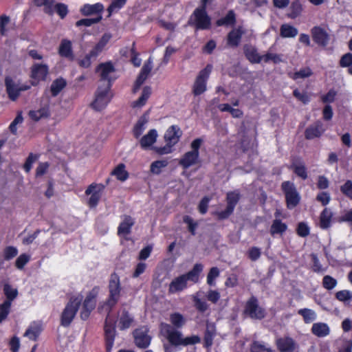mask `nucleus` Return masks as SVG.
Wrapping results in <instances>:
<instances>
[{
	"label": "nucleus",
	"instance_id": "obj_1",
	"mask_svg": "<svg viewBox=\"0 0 352 352\" xmlns=\"http://www.w3.org/2000/svg\"><path fill=\"white\" fill-rule=\"evenodd\" d=\"M107 288L108 296L99 306L98 309L107 314L104 322V340L106 352H111L117 332L116 322L110 319V314L119 302L122 289L120 276L117 273L113 272L110 275Z\"/></svg>",
	"mask_w": 352,
	"mask_h": 352
},
{
	"label": "nucleus",
	"instance_id": "obj_2",
	"mask_svg": "<svg viewBox=\"0 0 352 352\" xmlns=\"http://www.w3.org/2000/svg\"><path fill=\"white\" fill-rule=\"evenodd\" d=\"M169 320L170 324L165 322L160 324V331L171 346L175 347L179 346H186L194 345L201 342V338L199 336L192 335L184 337L182 331L178 330L182 329L186 323V319L182 314L179 312L170 314Z\"/></svg>",
	"mask_w": 352,
	"mask_h": 352
},
{
	"label": "nucleus",
	"instance_id": "obj_3",
	"mask_svg": "<svg viewBox=\"0 0 352 352\" xmlns=\"http://www.w3.org/2000/svg\"><path fill=\"white\" fill-rule=\"evenodd\" d=\"M81 296H72L66 304L60 317V324L64 327H69L73 322L80 305Z\"/></svg>",
	"mask_w": 352,
	"mask_h": 352
},
{
	"label": "nucleus",
	"instance_id": "obj_4",
	"mask_svg": "<svg viewBox=\"0 0 352 352\" xmlns=\"http://www.w3.org/2000/svg\"><path fill=\"white\" fill-rule=\"evenodd\" d=\"M100 288L99 286H94L87 294L82 304L80 317L82 320H87L96 308L97 298Z\"/></svg>",
	"mask_w": 352,
	"mask_h": 352
},
{
	"label": "nucleus",
	"instance_id": "obj_5",
	"mask_svg": "<svg viewBox=\"0 0 352 352\" xmlns=\"http://www.w3.org/2000/svg\"><path fill=\"white\" fill-rule=\"evenodd\" d=\"M243 314L252 320H261L265 318L267 313L265 309L259 305L258 298L252 296L245 302Z\"/></svg>",
	"mask_w": 352,
	"mask_h": 352
},
{
	"label": "nucleus",
	"instance_id": "obj_6",
	"mask_svg": "<svg viewBox=\"0 0 352 352\" xmlns=\"http://www.w3.org/2000/svg\"><path fill=\"white\" fill-rule=\"evenodd\" d=\"M110 83L104 84L98 88L95 100L91 103V106L95 110L100 111L103 109L109 102L112 97L110 93Z\"/></svg>",
	"mask_w": 352,
	"mask_h": 352
},
{
	"label": "nucleus",
	"instance_id": "obj_7",
	"mask_svg": "<svg viewBox=\"0 0 352 352\" xmlns=\"http://www.w3.org/2000/svg\"><path fill=\"white\" fill-rule=\"evenodd\" d=\"M182 135V131L177 126H171L166 132L164 139L166 145L157 148V152L160 154H167L171 152V147L177 144Z\"/></svg>",
	"mask_w": 352,
	"mask_h": 352
},
{
	"label": "nucleus",
	"instance_id": "obj_8",
	"mask_svg": "<svg viewBox=\"0 0 352 352\" xmlns=\"http://www.w3.org/2000/svg\"><path fill=\"white\" fill-rule=\"evenodd\" d=\"M281 189L285 195L287 207L295 208L300 202V196L294 183L289 181L284 182L281 184Z\"/></svg>",
	"mask_w": 352,
	"mask_h": 352
},
{
	"label": "nucleus",
	"instance_id": "obj_9",
	"mask_svg": "<svg viewBox=\"0 0 352 352\" xmlns=\"http://www.w3.org/2000/svg\"><path fill=\"white\" fill-rule=\"evenodd\" d=\"M135 345L142 349H147L152 340L149 335V329L146 326H142L135 329L132 332Z\"/></svg>",
	"mask_w": 352,
	"mask_h": 352
},
{
	"label": "nucleus",
	"instance_id": "obj_10",
	"mask_svg": "<svg viewBox=\"0 0 352 352\" xmlns=\"http://www.w3.org/2000/svg\"><path fill=\"white\" fill-rule=\"evenodd\" d=\"M212 71V66L208 65L204 69L201 70L196 78L192 87V93L195 96H199L206 90V81Z\"/></svg>",
	"mask_w": 352,
	"mask_h": 352
},
{
	"label": "nucleus",
	"instance_id": "obj_11",
	"mask_svg": "<svg viewBox=\"0 0 352 352\" xmlns=\"http://www.w3.org/2000/svg\"><path fill=\"white\" fill-rule=\"evenodd\" d=\"M3 291L6 299L1 303V318L10 314L12 303L19 294L17 289L13 288L9 283L3 285Z\"/></svg>",
	"mask_w": 352,
	"mask_h": 352
},
{
	"label": "nucleus",
	"instance_id": "obj_12",
	"mask_svg": "<svg viewBox=\"0 0 352 352\" xmlns=\"http://www.w3.org/2000/svg\"><path fill=\"white\" fill-rule=\"evenodd\" d=\"M96 72L99 74L101 82L110 83L116 79L115 75L116 69L111 62H107L99 64L96 68Z\"/></svg>",
	"mask_w": 352,
	"mask_h": 352
},
{
	"label": "nucleus",
	"instance_id": "obj_13",
	"mask_svg": "<svg viewBox=\"0 0 352 352\" xmlns=\"http://www.w3.org/2000/svg\"><path fill=\"white\" fill-rule=\"evenodd\" d=\"M5 85L8 97L12 101L19 98L21 91L30 89V85H21L8 76L5 78Z\"/></svg>",
	"mask_w": 352,
	"mask_h": 352
},
{
	"label": "nucleus",
	"instance_id": "obj_14",
	"mask_svg": "<svg viewBox=\"0 0 352 352\" xmlns=\"http://www.w3.org/2000/svg\"><path fill=\"white\" fill-rule=\"evenodd\" d=\"M104 185L102 184H91L88 186V188L85 190V194L87 195H90L89 198L87 200V204L90 208L96 207L104 192Z\"/></svg>",
	"mask_w": 352,
	"mask_h": 352
},
{
	"label": "nucleus",
	"instance_id": "obj_15",
	"mask_svg": "<svg viewBox=\"0 0 352 352\" xmlns=\"http://www.w3.org/2000/svg\"><path fill=\"white\" fill-rule=\"evenodd\" d=\"M193 24L197 29L206 30L209 29L211 25L210 18L206 13V8L199 7L193 12Z\"/></svg>",
	"mask_w": 352,
	"mask_h": 352
},
{
	"label": "nucleus",
	"instance_id": "obj_16",
	"mask_svg": "<svg viewBox=\"0 0 352 352\" xmlns=\"http://www.w3.org/2000/svg\"><path fill=\"white\" fill-rule=\"evenodd\" d=\"M240 198L241 194L239 190L228 192L226 195L227 207L224 211L220 212V217L223 219L228 218L232 213Z\"/></svg>",
	"mask_w": 352,
	"mask_h": 352
},
{
	"label": "nucleus",
	"instance_id": "obj_17",
	"mask_svg": "<svg viewBox=\"0 0 352 352\" xmlns=\"http://www.w3.org/2000/svg\"><path fill=\"white\" fill-rule=\"evenodd\" d=\"M245 33L246 30L241 25L234 28L227 35V46L232 48L237 47L241 43L243 35Z\"/></svg>",
	"mask_w": 352,
	"mask_h": 352
},
{
	"label": "nucleus",
	"instance_id": "obj_18",
	"mask_svg": "<svg viewBox=\"0 0 352 352\" xmlns=\"http://www.w3.org/2000/svg\"><path fill=\"white\" fill-rule=\"evenodd\" d=\"M48 74V67L45 64H34L31 67L30 77L34 80L31 85L35 86L41 80H44Z\"/></svg>",
	"mask_w": 352,
	"mask_h": 352
},
{
	"label": "nucleus",
	"instance_id": "obj_19",
	"mask_svg": "<svg viewBox=\"0 0 352 352\" xmlns=\"http://www.w3.org/2000/svg\"><path fill=\"white\" fill-rule=\"evenodd\" d=\"M311 36L318 45L326 46L329 41V35L327 31L320 27L315 26L311 30Z\"/></svg>",
	"mask_w": 352,
	"mask_h": 352
},
{
	"label": "nucleus",
	"instance_id": "obj_20",
	"mask_svg": "<svg viewBox=\"0 0 352 352\" xmlns=\"http://www.w3.org/2000/svg\"><path fill=\"white\" fill-rule=\"evenodd\" d=\"M324 131L325 129L323 127L322 122L318 120L306 129L305 131V137L307 140L320 138Z\"/></svg>",
	"mask_w": 352,
	"mask_h": 352
},
{
	"label": "nucleus",
	"instance_id": "obj_21",
	"mask_svg": "<svg viewBox=\"0 0 352 352\" xmlns=\"http://www.w3.org/2000/svg\"><path fill=\"white\" fill-rule=\"evenodd\" d=\"M188 283L183 275L175 277L168 285V294H173L182 292L187 288Z\"/></svg>",
	"mask_w": 352,
	"mask_h": 352
},
{
	"label": "nucleus",
	"instance_id": "obj_22",
	"mask_svg": "<svg viewBox=\"0 0 352 352\" xmlns=\"http://www.w3.org/2000/svg\"><path fill=\"white\" fill-rule=\"evenodd\" d=\"M276 344L280 352H294L295 350V342L290 337L278 338Z\"/></svg>",
	"mask_w": 352,
	"mask_h": 352
},
{
	"label": "nucleus",
	"instance_id": "obj_23",
	"mask_svg": "<svg viewBox=\"0 0 352 352\" xmlns=\"http://www.w3.org/2000/svg\"><path fill=\"white\" fill-rule=\"evenodd\" d=\"M133 322V316L126 309H122L121 315L120 316L118 319L119 329L121 331L126 330L129 329Z\"/></svg>",
	"mask_w": 352,
	"mask_h": 352
},
{
	"label": "nucleus",
	"instance_id": "obj_24",
	"mask_svg": "<svg viewBox=\"0 0 352 352\" xmlns=\"http://www.w3.org/2000/svg\"><path fill=\"white\" fill-rule=\"evenodd\" d=\"M243 50L245 57L251 63H259L262 61L263 57L259 55L254 46L245 45L243 46Z\"/></svg>",
	"mask_w": 352,
	"mask_h": 352
},
{
	"label": "nucleus",
	"instance_id": "obj_25",
	"mask_svg": "<svg viewBox=\"0 0 352 352\" xmlns=\"http://www.w3.org/2000/svg\"><path fill=\"white\" fill-rule=\"evenodd\" d=\"M199 157V155H198L197 153H195L192 151H188L180 159L179 164L181 165L185 169L188 168L190 166L197 164Z\"/></svg>",
	"mask_w": 352,
	"mask_h": 352
},
{
	"label": "nucleus",
	"instance_id": "obj_26",
	"mask_svg": "<svg viewBox=\"0 0 352 352\" xmlns=\"http://www.w3.org/2000/svg\"><path fill=\"white\" fill-rule=\"evenodd\" d=\"M203 268L202 264L196 263L191 270L182 275L187 283L190 280L194 283H197L199 281V275L203 271Z\"/></svg>",
	"mask_w": 352,
	"mask_h": 352
},
{
	"label": "nucleus",
	"instance_id": "obj_27",
	"mask_svg": "<svg viewBox=\"0 0 352 352\" xmlns=\"http://www.w3.org/2000/svg\"><path fill=\"white\" fill-rule=\"evenodd\" d=\"M58 53L61 56L65 57L72 60H74V56L72 52L71 41L67 39L62 40L58 48Z\"/></svg>",
	"mask_w": 352,
	"mask_h": 352
},
{
	"label": "nucleus",
	"instance_id": "obj_28",
	"mask_svg": "<svg viewBox=\"0 0 352 352\" xmlns=\"http://www.w3.org/2000/svg\"><path fill=\"white\" fill-rule=\"evenodd\" d=\"M311 331L314 336L318 338H323L329 334L330 329L327 324L316 322L313 324Z\"/></svg>",
	"mask_w": 352,
	"mask_h": 352
},
{
	"label": "nucleus",
	"instance_id": "obj_29",
	"mask_svg": "<svg viewBox=\"0 0 352 352\" xmlns=\"http://www.w3.org/2000/svg\"><path fill=\"white\" fill-rule=\"evenodd\" d=\"M157 137V131L155 129L150 130L140 141L142 148H146L151 146L156 141Z\"/></svg>",
	"mask_w": 352,
	"mask_h": 352
},
{
	"label": "nucleus",
	"instance_id": "obj_30",
	"mask_svg": "<svg viewBox=\"0 0 352 352\" xmlns=\"http://www.w3.org/2000/svg\"><path fill=\"white\" fill-rule=\"evenodd\" d=\"M151 94V89L150 87H144L143 90H142V96L135 101H133L132 103H131V107L133 108H141L142 107H143L147 100L148 99V98L150 97Z\"/></svg>",
	"mask_w": 352,
	"mask_h": 352
},
{
	"label": "nucleus",
	"instance_id": "obj_31",
	"mask_svg": "<svg viewBox=\"0 0 352 352\" xmlns=\"http://www.w3.org/2000/svg\"><path fill=\"white\" fill-rule=\"evenodd\" d=\"M103 9V6L99 3L94 5L85 4L80 8V12L83 15L88 16L100 13Z\"/></svg>",
	"mask_w": 352,
	"mask_h": 352
},
{
	"label": "nucleus",
	"instance_id": "obj_32",
	"mask_svg": "<svg viewBox=\"0 0 352 352\" xmlns=\"http://www.w3.org/2000/svg\"><path fill=\"white\" fill-rule=\"evenodd\" d=\"M111 38V34L109 33H105L102 35L100 40L96 45V46L91 50L92 55H98L103 50L105 45Z\"/></svg>",
	"mask_w": 352,
	"mask_h": 352
},
{
	"label": "nucleus",
	"instance_id": "obj_33",
	"mask_svg": "<svg viewBox=\"0 0 352 352\" xmlns=\"http://www.w3.org/2000/svg\"><path fill=\"white\" fill-rule=\"evenodd\" d=\"M298 314L302 317L303 321L305 324L312 322L317 318V314L315 311L308 308L300 309L298 311Z\"/></svg>",
	"mask_w": 352,
	"mask_h": 352
},
{
	"label": "nucleus",
	"instance_id": "obj_34",
	"mask_svg": "<svg viewBox=\"0 0 352 352\" xmlns=\"http://www.w3.org/2000/svg\"><path fill=\"white\" fill-rule=\"evenodd\" d=\"M236 23V15L233 10H229L227 14L217 21L218 26L234 25Z\"/></svg>",
	"mask_w": 352,
	"mask_h": 352
},
{
	"label": "nucleus",
	"instance_id": "obj_35",
	"mask_svg": "<svg viewBox=\"0 0 352 352\" xmlns=\"http://www.w3.org/2000/svg\"><path fill=\"white\" fill-rule=\"evenodd\" d=\"M29 116L34 121H38L41 118H47L50 116L49 107L47 105L36 111H30Z\"/></svg>",
	"mask_w": 352,
	"mask_h": 352
},
{
	"label": "nucleus",
	"instance_id": "obj_36",
	"mask_svg": "<svg viewBox=\"0 0 352 352\" xmlns=\"http://www.w3.org/2000/svg\"><path fill=\"white\" fill-rule=\"evenodd\" d=\"M41 332V328L39 324H31L25 331L24 336L30 340L36 341Z\"/></svg>",
	"mask_w": 352,
	"mask_h": 352
},
{
	"label": "nucleus",
	"instance_id": "obj_37",
	"mask_svg": "<svg viewBox=\"0 0 352 352\" xmlns=\"http://www.w3.org/2000/svg\"><path fill=\"white\" fill-rule=\"evenodd\" d=\"M280 36L282 37H295L298 34V30L289 24H283L280 28Z\"/></svg>",
	"mask_w": 352,
	"mask_h": 352
},
{
	"label": "nucleus",
	"instance_id": "obj_38",
	"mask_svg": "<svg viewBox=\"0 0 352 352\" xmlns=\"http://www.w3.org/2000/svg\"><path fill=\"white\" fill-rule=\"evenodd\" d=\"M302 11V6L298 0L293 1L289 7V12L288 17L290 19H295L298 16Z\"/></svg>",
	"mask_w": 352,
	"mask_h": 352
},
{
	"label": "nucleus",
	"instance_id": "obj_39",
	"mask_svg": "<svg viewBox=\"0 0 352 352\" xmlns=\"http://www.w3.org/2000/svg\"><path fill=\"white\" fill-rule=\"evenodd\" d=\"M65 86L66 81L62 78L54 80L50 88L52 96H56Z\"/></svg>",
	"mask_w": 352,
	"mask_h": 352
},
{
	"label": "nucleus",
	"instance_id": "obj_40",
	"mask_svg": "<svg viewBox=\"0 0 352 352\" xmlns=\"http://www.w3.org/2000/svg\"><path fill=\"white\" fill-rule=\"evenodd\" d=\"M294 172L302 179L307 178V173L305 165L302 162H294L291 165Z\"/></svg>",
	"mask_w": 352,
	"mask_h": 352
},
{
	"label": "nucleus",
	"instance_id": "obj_41",
	"mask_svg": "<svg viewBox=\"0 0 352 352\" xmlns=\"http://www.w3.org/2000/svg\"><path fill=\"white\" fill-rule=\"evenodd\" d=\"M112 175H115L118 179L124 182L128 178V173L125 170V166L120 164L113 170Z\"/></svg>",
	"mask_w": 352,
	"mask_h": 352
},
{
	"label": "nucleus",
	"instance_id": "obj_42",
	"mask_svg": "<svg viewBox=\"0 0 352 352\" xmlns=\"http://www.w3.org/2000/svg\"><path fill=\"white\" fill-rule=\"evenodd\" d=\"M134 221H122L118 228V234L124 236L131 232Z\"/></svg>",
	"mask_w": 352,
	"mask_h": 352
},
{
	"label": "nucleus",
	"instance_id": "obj_43",
	"mask_svg": "<svg viewBox=\"0 0 352 352\" xmlns=\"http://www.w3.org/2000/svg\"><path fill=\"white\" fill-rule=\"evenodd\" d=\"M147 122L148 118L145 115L140 118L133 130V133L136 138H139L142 135L143 131L144 130V125L147 123Z\"/></svg>",
	"mask_w": 352,
	"mask_h": 352
},
{
	"label": "nucleus",
	"instance_id": "obj_44",
	"mask_svg": "<svg viewBox=\"0 0 352 352\" xmlns=\"http://www.w3.org/2000/svg\"><path fill=\"white\" fill-rule=\"evenodd\" d=\"M287 226L285 223L282 221H274L271 226L270 233L272 236L280 234H282L287 230Z\"/></svg>",
	"mask_w": 352,
	"mask_h": 352
},
{
	"label": "nucleus",
	"instance_id": "obj_45",
	"mask_svg": "<svg viewBox=\"0 0 352 352\" xmlns=\"http://www.w3.org/2000/svg\"><path fill=\"white\" fill-rule=\"evenodd\" d=\"M296 234L300 237H307L310 234V228L304 221H300L296 229Z\"/></svg>",
	"mask_w": 352,
	"mask_h": 352
},
{
	"label": "nucleus",
	"instance_id": "obj_46",
	"mask_svg": "<svg viewBox=\"0 0 352 352\" xmlns=\"http://www.w3.org/2000/svg\"><path fill=\"white\" fill-rule=\"evenodd\" d=\"M215 335L214 331L207 329L204 332V346L206 349H209L213 344V339Z\"/></svg>",
	"mask_w": 352,
	"mask_h": 352
},
{
	"label": "nucleus",
	"instance_id": "obj_47",
	"mask_svg": "<svg viewBox=\"0 0 352 352\" xmlns=\"http://www.w3.org/2000/svg\"><path fill=\"white\" fill-rule=\"evenodd\" d=\"M219 274L220 272L218 267H211L207 275V283L210 286L214 285L215 279L219 276Z\"/></svg>",
	"mask_w": 352,
	"mask_h": 352
},
{
	"label": "nucleus",
	"instance_id": "obj_48",
	"mask_svg": "<svg viewBox=\"0 0 352 352\" xmlns=\"http://www.w3.org/2000/svg\"><path fill=\"white\" fill-rule=\"evenodd\" d=\"M192 301L196 309L201 313H204L208 309L209 306L207 302L197 296H194L192 297Z\"/></svg>",
	"mask_w": 352,
	"mask_h": 352
},
{
	"label": "nucleus",
	"instance_id": "obj_49",
	"mask_svg": "<svg viewBox=\"0 0 352 352\" xmlns=\"http://www.w3.org/2000/svg\"><path fill=\"white\" fill-rule=\"evenodd\" d=\"M337 283V280L329 275H326L322 278V286L327 290L333 289Z\"/></svg>",
	"mask_w": 352,
	"mask_h": 352
},
{
	"label": "nucleus",
	"instance_id": "obj_50",
	"mask_svg": "<svg viewBox=\"0 0 352 352\" xmlns=\"http://www.w3.org/2000/svg\"><path fill=\"white\" fill-rule=\"evenodd\" d=\"M250 352H273L270 348L266 347L258 341H254L250 345Z\"/></svg>",
	"mask_w": 352,
	"mask_h": 352
},
{
	"label": "nucleus",
	"instance_id": "obj_51",
	"mask_svg": "<svg viewBox=\"0 0 352 352\" xmlns=\"http://www.w3.org/2000/svg\"><path fill=\"white\" fill-rule=\"evenodd\" d=\"M312 72L309 67H305L300 69L298 72H296L290 75V77L294 80H297L298 78H305L311 76Z\"/></svg>",
	"mask_w": 352,
	"mask_h": 352
},
{
	"label": "nucleus",
	"instance_id": "obj_52",
	"mask_svg": "<svg viewBox=\"0 0 352 352\" xmlns=\"http://www.w3.org/2000/svg\"><path fill=\"white\" fill-rule=\"evenodd\" d=\"M18 254V250L14 246H7L3 250V258L6 261L14 258Z\"/></svg>",
	"mask_w": 352,
	"mask_h": 352
},
{
	"label": "nucleus",
	"instance_id": "obj_53",
	"mask_svg": "<svg viewBox=\"0 0 352 352\" xmlns=\"http://www.w3.org/2000/svg\"><path fill=\"white\" fill-rule=\"evenodd\" d=\"M30 256L26 254H21L15 261V266L19 270H23L25 265L29 262Z\"/></svg>",
	"mask_w": 352,
	"mask_h": 352
},
{
	"label": "nucleus",
	"instance_id": "obj_54",
	"mask_svg": "<svg viewBox=\"0 0 352 352\" xmlns=\"http://www.w3.org/2000/svg\"><path fill=\"white\" fill-rule=\"evenodd\" d=\"M126 1V0H113L107 9L109 13V15L110 16L113 12H117L125 4Z\"/></svg>",
	"mask_w": 352,
	"mask_h": 352
},
{
	"label": "nucleus",
	"instance_id": "obj_55",
	"mask_svg": "<svg viewBox=\"0 0 352 352\" xmlns=\"http://www.w3.org/2000/svg\"><path fill=\"white\" fill-rule=\"evenodd\" d=\"M102 19L101 16H99L98 17L94 18V19H82L79 21H78L76 23V25L79 27L81 25L84 26H91L93 24L98 23Z\"/></svg>",
	"mask_w": 352,
	"mask_h": 352
},
{
	"label": "nucleus",
	"instance_id": "obj_56",
	"mask_svg": "<svg viewBox=\"0 0 352 352\" xmlns=\"http://www.w3.org/2000/svg\"><path fill=\"white\" fill-rule=\"evenodd\" d=\"M168 162L165 160L155 161L151 165V171L155 174H159L161 172V169L166 166Z\"/></svg>",
	"mask_w": 352,
	"mask_h": 352
},
{
	"label": "nucleus",
	"instance_id": "obj_57",
	"mask_svg": "<svg viewBox=\"0 0 352 352\" xmlns=\"http://www.w3.org/2000/svg\"><path fill=\"white\" fill-rule=\"evenodd\" d=\"M96 55H92L91 51L89 52L82 59L79 60L78 65L81 67L88 68L91 65V58H96Z\"/></svg>",
	"mask_w": 352,
	"mask_h": 352
},
{
	"label": "nucleus",
	"instance_id": "obj_58",
	"mask_svg": "<svg viewBox=\"0 0 352 352\" xmlns=\"http://www.w3.org/2000/svg\"><path fill=\"white\" fill-rule=\"evenodd\" d=\"M261 255V249L257 247H252L248 252V258L252 261H256L258 260Z\"/></svg>",
	"mask_w": 352,
	"mask_h": 352
},
{
	"label": "nucleus",
	"instance_id": "obj_59",
	"mask_svg": "<svg viewBox=\"0 0 352 352\" xmlns=\"http://www.w3.org/2000/svg\"><path fill=\"white\" fill-rule=\"evenodd\" d=\"M38 155H34L33 153H30L27 158L24 165L23 168L25 172L29 173L32 167V164L37 160Z\"/></svg>",
	"mask_w": 352,
	"mask_h": 352
},
{
	"label": "nucleus",
	"instance_id": "obj_60",
	"mask_svg": "<svg viewBox=\"0 0 352 352\" xmlns=\"http://www.w3.org/2000/svg\"><path fill=\"white\" fill-rule=\"evenodd\" d=\"M263 60L265 63L272 61L274 63H277L281 61V58L279 55L271 52H267L266 54L262 56Z\"/></svg>",
	"mask_w": 352,
	"mask_h": 352
},
{
	"label": "nucleus",
	"instance_id": "obj_61",
	"mask_svg": "<svg viewBox=\"0 0 352 352\" xmlns=\"http://www.w3.org/2000/svg\"><path fill=\"white\" fill-rule=\"evenodd\" d=\"M336 298L340 301L344 302L351 299L352 294L349 290H341L336 292Z\"/></svg>",
	"mask_w": 352,
	"mask_h": 352
},
{
	"label": "nucleus",
	"instance_id": "obj_62",
	"mask_svg": "<svg viewBox=\"0 0 352 352\" xmlns=\"http://www.w3.org/2000/svg\"><path fill=\"white\" fill-rule=\"evenodd\" d=\"M342 192L346 197L352 199V182L346 181L340 188Z\"/></svg>",
	"mask_w": 352,
	"mask_h": 352
},
{
	"label": "nucleus",
	"instance_id": "obj_63",
	"mask_svg": "<svg viewBox=\"0 0 352 352\" xmlns=\"http://www.w3.org/2000/svg\"><path fill=\"white\" fill-rule=\"evenodd\" d=\"M352 65V54L347 53L343 55L340 60L341 67H349Z\"/></svg>",
	"mask_w": 352,
	"mask_h": 352
},
{
	"label": "nucleus",
	"instance_id": "obj_64",
	"mask_svg": "<svg viewBox=\"0 0 352 352\" xmlns=\"http://www.w3.org/2000/svg\"><path fill=\"white\" fill-rule=\"evenodd\" d=\"M206 298H207L208 300L215 304L220 299V294L217 290H209V292H208V294L206 295Z\"/></svg>",
	"mask_w": 352,
	"mask_h": 352
}]
</instances>
